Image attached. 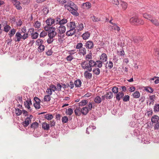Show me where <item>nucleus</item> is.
<instances>
[{
  "label": "nucleus",
  "instance_id": "1",
  "mask_svg": "<svg viewBox=\"0 0 159 159\" xmlns=\"http://www.w3.org/2000/svg\"><path fill=\"white\" fill-rule=\"evenodd\" d=\"M64 7L73 15L76 16H79V14L77 12L78 7L72 1H68L67 2V4H65Z\"/></svg>",
  "mask_w": 159,
  "mask_h": 159
},
{
  "label": "nucleus",
  "instance_id": "2",
  "mask_svg": "<svg viewBox=\"0 0 159 159\" xmlns=\"http://www.w3.org/2000/svg\"><path fill=\"white\" fill-rule=\"evenodd\" d=\"M56 29L55 27L51 28V29L48 33V37H54L57 34V33L56 32Z\"/></svg>",
  "mask_w": 159,
  "mask_h": 159
},
{
  "label": "nucleus",
  "instance_id": "3",
  "mask_svg": "<svg viewBox=\"0 0 159 159\" xmlns=\"http://www.w3.org/2000/svg\"><path fill=\"white\" fill-rule=\"evenodd\" d=\"M33 116L32 115H30L29 117H27L25 120V121L23 122V125L24 126H28L30 122H31V119L33 118Z\"/></svg>",
  "mask_w": 159,
  "mask_h": 159
},
{
  "label": "nucleus",
  "instance_id": "4",
  "mask_svg": "<svg viewBox=\"0 0 159 159\" xmlns=\"http://www.w3.org/2000/svg\"><path fill=\"white\" fill-rule=\"evenodd\" d=\"M30 31H32L31 37L33 39H36L39 36V34L36 32H34V30L33 28H30L29 29Z\"/></svg>",
  "mask_w": 159,
  "mask_h": 159
},
{
  "label": "nucleus",
  "instance_id": "5",
  "mask_svg": "<svg viewBox=\"0 0 159 159\" xmlns=\"http://www.w3.org/2000/svg\"><path fill=\"white\" fill-rule=\"evenodd\" d=\"M109 27H111V30L112 31L116 30L119 32L120 30V27L116 23L113 24L112 25H110Z\"/></svg>",
  "mask_w": 159,
  "mask_h": 159
},
{
  "label": "nucleus",
  "instance_id": "6",
  "mask_svg": "<svg viewBox=\"0 0 159 159\" xmlns=\"http://www.w3.org/2000/svg\"><path fill=\"white\" fill-rule=\"evenodd\" d=\"M93 43L91 41H88L85 43V47L87 49H92L93 47Z\"/></svg>",
  "mask_w": 159,
  "mask_h": 159
},
{
  "label": "nucleus",
  "instance_id": "7",
  "mask_svg": "<svg viewBox=\"0 0 159 159\" xmlns=\"http://www.w3.org/2000/svg\"><path fill=\"white\" fill-rule=\"evenodd\" d=\"M138 18L137 17H132L130 19V23L133 25H138Z\"/></svg>",
  "mask_w": 159,
  "mask_h": 159
},
{
  "label": "nucleus",
  "instance_id": "8",
  "mask_svg": "<svg viewBox=\"0 0 159 159\" xmlns=\"http://www.w3.org/2000/svg\"><path fill=\"white\" fill-rule=\"evenodd\" d=\"M100 60L103 63L107 61V56L106 54L102 53L100 57Z\"/></svg>",
  "mask_w": 159,
  "mask_h": 159
},
{
  "label": "nucleus",
  "instance_id": "9",
  "mask_svg": "<svg viewBox=\"0 0 159 159\" xmlns=\"http://www.w3.org/2000/svg\"><path fill=\"white\" fill-rule=\"evenodd\" d=\"M151 120L153 123H157L159 121V117L156 115H154L152 117Z\"/></svg>",
  "mask_w": 159,
  "mask_h": 159
},
{
  "label": "nucleus",
  "instance_id": "10",
  "mask_svg": "<svg viewBox=\"0 0 159 159\" xmlns=\"http://www.w3.org/2000/svg\"><path fill=\"white\" fill-rule=\"evenodd\" d=\"M46 22L47 25L50 26L53 25H54V19L51 18H48L46 20Z\"/></svg>",
  "mask_w": 159,
  "mask_h": 159
},
{
  "label": "nucleus",
  "instance_id": "11",
  "mask_svg": "<svg viewBox=\"0 0 159 159\" xmlns=\"http://www.w3.org/2000/svg\"><path fill=\"white\" fill-rule=\"evenodd\" d=\"M42 128L44 130H48L50 129L49 124L46 122H43L42 124Z\"/></svg>",
  "mask_w": 159,
  "mask_h": 159
},
{
  "label": "nucleus",
  "instance_id": "12",
  "mask_svg": "<svg viewBox=\"0 0 159 159\" xmlns=\"http://www.w3.org/2000/svg\"><path fill=\"white\" fill-rule=\"evenodd\" d=\"M124 96V93L123 91H121L118 93L116 96V98L117 100L119 101Z\"/></svg>",
  "mask_w": 159,
  "mask_h": 159
},
{
  "label": "nucleus",
  "instance_id": "13",
  "mask_svg": "<svg viewBox=\"0 0 159 159\" xmlns=\"http://www.w3.org/2000/svg\"><path fill=\"white\" fill-rule=\"evenodd\" d=\"M82 8L84 9H89L91 7V4L89 2H87L82 4Z\"/></svg>",
  "mask_w": 159,
  "mask_h": 159
},
{
  "label": "nucleus",
  "instance_id": "14",
  "mask_svg": "<svg viewBox=\"0 0 159 159\" xmlns=\"http://www.w3.org/2000/svg\"><path fill=\"white\" fill-rule=\"evenodd\" d=\"M142 39L139 37H134L133 41L135 43L137 44L140 42L142 41Z\"/></svg>",
  "mask_w": 159,
  "mask_h": 159
},
{
  "label": "nucleus",
  "instance_id": "15",
  "mask_svg": "<svg viewBox=\"0 0 159 159\" xmlns=\"http://www.w3.org/2000/svg\"><path fill=\"white\" fill-rule=\"evenodd\" d=\"M84 76L86 79H90L92 77V74L88 72V71H85L84 73Z\"/></svg>",
  "mask_w": 159,
  "mask_h": 159
},
{
  "label": "nucleus",
  "instance_id": "16",
  "mask_svg": "<svg viewBox=\"0 0 159 159\" xmlns=\"http://www.w3.org/2000/svg\"><path fill=\"white\" fill-rule=\"evenodd\" d=\"M90 35V33L88 32H86L82 35V37L84 40H86L89 38Z\"/></svg>",
  "mask_w": 159,
  "mask_h": 159
},
{
  "label": "nucleus",
  "instance_id": "17",
  "mask_svg": "<svg viewBox=\"0 0 159 159\" xmlns=\"http://www.w3.org/2000/svg\"><path fill=\"white\" fill-rule=\"evenodd\" d=\"M89 110L87 107H83L81 110V113L84 115H86L89 112Z\"/></svg>",
  "mask_w": 159,
  "mask_h": 159
},
{
  "label": "nucleus",
  "instance_id": "18",
  "mask_svg": "<svg viewBox=\"0 0 159 159\" xmlns=\"http://www.w3.org/2000/svg\"><path fill=\"white\" fill-rule=\"evenodd\" d=\"M75 32V30H73L70 29L66 33V34L68 36L73 35Z\"/></svg>",
  "mask_w": 159,
  "mask_h": 159
},
{
  "label": "nucleus",
  "instance_id": "19",
  "mask_svg": "<svg viewBox=\"0 0 159 159\" xmlns=\"http://www.w3.org/2000/svg\"><path fill=\"white\" fill-rule=\"evenodd\" d=\"M132 96L134 98H138L140 97V94L138 91H136L132 94Z\"/></svg>",
  "mask_w": 159,
  "mask_h": 159
},
{
  "label": "nucleus",
  "instance_id": "20",
  "mask_svg": "<svg viewBox=\"0 0 159 159\" xmlns=\"http://www.w3.org/2000/svg\"><path fill=\"white\" fill-rule=\"evenodd\" d=\"M151 22L156 26H159V21L156 19H151L150 20Z\"/></svg>",
  "mask_w": 159,
  "mask_h": 159
},
{
  "label": "nucleus",
  "instance_id": "21",
  "mask_svg": "<svg viewBox=\"0 0 159 159\" xmlns=\"http://www.w3.org/2000/svg\"><path fill=\"white\" fill-rule=\"evenodd\" d=\"M69 25L70 29L75 30V29L76 27V25L75 23L74 22H71L69 24H68L67 25Z\"/></svg>",
  "mask_w": 159,
  "mask_h": 159
},
{
  "label": "nucleus",
  "instance_id": "22",
  "mask_svg": "<svg viewBox=\"0 0 159 159\" xmlns=\"http://www.w3.org/2000/svg\"><path fill=\"white\" fill-rule=\"evenodd\" d=\"M88 63L87 62L85 61H83L81 63V66L84 69H86V67L88 66Z\"/></svg>",
  "mask_w": 159,
  "mask_h": 159
},
{
  "label": "nucleus",
  "instance_id": "23",
  "mask_svg": "<svg viewBox=\"0 0 159 159\" xmlns=\"http://www.w3.org/2000/svg\"><path fill=\"white\" fill-rule=\"evenodd\" d=\"M80 54L84 56L86 54V50L85 48L82 47L79 50Z\"/></svg>",
  "mask_w": 159,
  "mask_h": 159
},
{
  "label": "nucleus",
  "instance_id": "24",
  "mask_svg": "<svg viewBox=\"0 0 159 159\" xmlns=\"http://www.w3.org/2000/svg\"><path fill=\"white\" fill-rule=\"evenodd\" d=\"M106 98L107 99H111L113 97V93L111 92H108L106 93Z\"/></svg>",
  "mask_w": 159,
  "mask_h": 159
},
{
  "label": "nucleus",
  "instance_id": "25",
  "mask_svg": "<svg viewBox=\"0 0 159 159\" xmlns=\"http://www.w3.org/2000/svg\"><path fill=\"white\" fill-rule=\"evenodd\" d=\"M74 84L75 87H80L81 84V81L80 80L78 79L75 81Z\"/></svg>",
  "mask_w": 159,
  "mask_h": 159
},
{
  "label": "nucleus",
  "instance_id": "26",
  "mask_svg": "<svg viewBox=\"0 0 159 159\" xmlns=\"http://www.w3.org/2000/svg\"><path fill=\"white\" fill-rule=\"evenodd\" d=\"M15 36L17 38L16 40L17 42H19L21 39H22V35L20 32H17Z\"/></svg>",
  "mask_w": 159,
  "mask_h": 159
},
{
  "label": "nucleus",
  "instance_id": "27",
  "mask_svg": "<svg viewBox=\"0 0 159 159\" xmlns=\"http://www.w3.org/2000/svg\"><path fill=\"white\" fill-rule=\"evenodd\" d=\"M66 27L64 26H60L59 27V30L60 33H63L66 31Z\"/></svg>",
  "mask_w": 159,
  "mask_h": 159
},
{
  "label": "nucleus",
  "instance_id": "28",
  "mask_svg": "<svg viewBox=\"0 0 159 159\" xmlns=\"http://www.w3.org/2000/svg\"><path fill=\"white\" fill-rule=\"evenodd\" d=\"M32 104L31 101L26 100L25 102V105L26 107L29 109H30V105Z\"/></svg>",
  "mask_w": 159,
  "mask_h": 159
},
{
  "label": "nucleus",
  "instance_id": "29",
  "mask_svg": "<svg viewBox=\"0 0 159 159\" xmlns=\"http://www.w3.org/2000/svg\"><path fill=\"white\" fill-rule=\"evenodd\" d=\"M121 2V5L122 7L123 10H125L126 9L127 7V3L124 2L120 1Z\"/></svg>",
  "mask_w": 159,
  "mask_h": 159
},
{
  "label": "nucleus",
  "instance_id": "30",
  "mask_svg": "<svg viewBox=\"0 0 159 159\" xmlns=\"http://www.w3.org/2000/svg\"><path fill=\"white\" fill-rule=\"evenodd\" d=\"M53 117L52 114H47L45 115L44 118L48 120H51L52 119Z\"/></svg>",
  "mask_w": 159,
  "mask_h": 159
},
{
  "label": "nucleus",
  "instance_id": "31",
  "mask_svg": "<svg viewBox=\"0 0 159 159\" xmlns=\"http://www.w3.org/2000/svg\"><path fill=\"white\" fill-rule=\"evenodd\" d=\"M143 17L148 20H149L150 21V20H151L152 18V16L151 15L149 14L148 13H145L143 14Z\"/></svg>",
  "mask_w": 159,
  "mask_h": 159
},
{
  "label": "nucleus",
  "instance_id": "32",
  "mask_svg": "<svg viewBox=\"0 0 159 159\" xmlns=\"http://www.w3.org/2000/svg\"><path fill=\"white\" fill-rule=\"evenodd\" d=\"M154 111L155 112H158L159 111V104H156L154 106Z\"/></svg>",
  "mask_w": 159,
  "mask_h": 159
},
{
  "label": "nucleus",
  "instance_id": "33",
  "mask_svg": "<svg viewBox=\"0 0 159 159\" xmlns=\"http://www.w3.org/2000/svg\"><path fill=\"white\" fill-rule=\"evenodd\" d=\"M16 7V8L18 10H21L22 9V7L20 6V2L19 1L16 2V3L13 4Z\"/></svg>",
  "mask_w": 159,
  "mask_h": 159
},
{
  "label": "nucleus",
  "instance_id": "34",
  "mask_svg": "<svg viewBox=\"0 0 159 159\" xmlns=\"http://www.w3.org/2000/svg\"><path fill=\"white\" fill-rule=\"evenodd\" d=\"M51 100V97L49 95H45L44 98V102H48Z\"/></svg>",
  "mask_w": 159,
  "mask_h": 159
},
{
  "label": "nucleus",
  "instance_id": "35",
  "mask_svg": "<svg viewBox=\"0 0 159 159\" xmlns=\"http://www.w3.org/2000/svg\"><path fill=\"white\" fill-rule=\"evenodd\" d=\"M102 63H103L101 61H97L95 62V65L99 68H101L102 66Z\"/></svg>",
  "mask_w": 159,
  "mask_h": 159
},
{
  "label": "nucleus",
  "instance_id": "36",
  "mask_svg": "<svg viewBox=\"0 0 159 159\" xmlns=\"http://www.w3.org/2000/svg\"><path fill=\"white\" fill-rule=\"evenodd\" d=\"M94 101L96 103H99L101 102L102 99L99 96H97L95 98Z\"/></svg>",
  "mask_w": 159,
  "mask_h": 159
},
{
  "label": "nucleus",
  "instance_id": "37",
  "mask_svg": "<svg viewBox=\"0 0 159 159\" xmlns=\"http://www.w3.org/2000/svg\"><path fill=\"white\" fill-rule=\"evenodd\" d=\"M11 29V26L9 25H7L3 28V31L7 33Z\"/></svg>",
  "mask_w": 159,
  "mask_h": 159
},
{
  "label": "nucleus",
  "instance_id": "38",
  "mask_svg": "<svg viewBox=\"0 0 159 159\" xmlns=\"http://www.w3.org/2000/svg\"><path fill=\"white\" fill-rule=\"evenodd\" d=\"M84 25L83 24L81 23L79 24L77 26L76 28L78 31H81L84 29Z\"/></svg>",
  "mask_w": 159,
  "mask_h": 159
},
{
  "label": "nucleus",
  "instance_id": "39",
  "mask_svg": "<svg viewBox=\"0 0 159 159\" xmlns=\"http://www.w3.org/2000/svg\"><path fill=\"white\" fill-rule=\"evenodd\" d=\"M60 18L57 17L55 19H54V25H55L59 24L60 25Z\"/></svg>",
  "mask_w": 159,
  "mask_h": 159
},
{
  "label": "nucleus",
  "instance_id": "40",
  "mask_svg": "<svg viewBox=\"0 0 159 159\" xmlns=\"http://www.w3.org/2000/svg\"><path fill=\"white\" fill-rule=\"evenodd\" d=\"M39 127V124L37 122H35L32 123L31 125V128L33 129H36Z\"/></svg>",
  "mask_w": 159,
  "mask_h": 159
},
{
  "label": "nucleus",
  "instance_id": "41",
  "mask_svg": "<svg viewBox=\"0 0 159 159\" xmlns=\"http://www.w3.org/2000/svg\"><path fill=\"white\" fill-rule=\"evenodd\" d=\"M144 89L145 91L149 93H152L153 91V89L151 87H145Z\"/></svg>",
  "mask_w": 159,
  "mask_h": 159
},
{
  "label": "nucleus",
  "instance_id": "42",
  "mask_svg": "<svg viewBox=\"0 0 159 159\" xmlns=\"http://www.w3.org/2000/svg\"><path fill=\"white\" fill-rule=\"evenodd\" d=\"M45 49V46L44 45H39L38 48V50L39 52H43Z\"/></svg>",
  "mask_w": 159,
  "mask_h": 159
},
{
  "label": "nucleus",
  "instance_id": "43",
  "mask_svg": "<svg viewBox=\"0 0 159 159\" xmlns=\"http://www.w3.org/2000/svg\"><path fill=\"white\" fill-rule=\"evenodd\" d=\"M93 71V73L97 75H98L100 73V70L98 68H94Z\"/></svg>",
  "mask_w": 159,
  "mask_h": 159
},
{
  "label": "nucleus",
  "instance_id": "44",
  "mask_svg": "<svg viewBox=\"0 0 159 159\" xmlns=\"http://www.w3.org/2000/svg\"><path fill=\"white\" fill-rule=\"evenodd\" d=\"M16 32V30L14 29H13L11 30L9 32V35L10 37H12L15 34Z\"/></svg>",
  "mask_w": 159,
  "mask_h": 159
},
{
  "label": "nucleus",
  "instance_id": "45",
  "mask_svg": "<svg viewBox=\"0 0 159 159\" xmlns=\"http://www.w3.org/2000/svg\"><path fill=\"white\" fill-rule=\"evenodd\" d=\"M88 103V101L86 100H83L79 103L80 106H82L86 105Z\"/></svg>",
  "mask_w": 159,
  "mask_h": 159
},
{
  "label": "nucleus",
  "instance_id": "46",
  "mask_svg": "<svg viewBox=\"0 0 159 159\" xmlns=\"http://www.w3.org/2000/svg\"><path fill=\"white\" fill-rule=\"evenodd\" d=\"M43 40L39 39L36 41V44L38 46L42 45L43 43Z\"/></svg>",
  "mask_w": 159,
  "mask_h": 159
},
{
  "label": "nucleus",
  "instance_id": "47",
  "mask_svg": "<svg viewBox=\"0 0 159 159\" xmlns=\"http://www.w3.org/2000/svg\"><path fill=\"white\" fill-rule=\"evenodd\" d=\"M155 79H156L154 81L155 83L156 84L159 83V78L157 79V77H156L150 79V80L151 82H152V81L154 80Z\"/></svg>",
  "mask_w": 159,
  "mask_h": 159
},
{
  "label": "nucleus",
  "instance_id": "48",
  "mask_svg": "<svg viewBox=\"0 0 159 159\" xmlns=\"http://www.w3.org/2000/svg\"><path fill=\"white\" fill-rule=\"evenodd\" d=\"M41 24L40 22L37 21L34 24V26L36 28H38L41 26Z\"/></svg>",
  "mask_w": 159,
  "mask_h": 159
},
{
  "label": "nucleus",
  "instance_id": "49",
  "mask_svg": "<svg viewBox=\"0 0 159 159\" xmlns=\"http://www.w3.org/2000/svg\"><path fill=\"white\" fill-rule=\"evenodd\" d=\"M88 64L92 67H93L95 65V62L93 60H90L89 61Z\"/></svg>",
  "mask_w": 159,
  "mask_h": 159
},
{
  "label": "nucleus",
  "instance_id": "50",
  "mask_svg": "<svg viewBox=\"0 0 159 159\" xmlns=\"http://www.w3.org/2000/svg\"><path fill=\"white\" fill-rule=\"evenodd\" d=\"M15 112V113L17 116L20 115L22 113L21 110L19 108L16 109Z\"/></svg>",
  "mask_w": 159,
  "mask_h": 159
},
{
  "label": "nucleus",
  "instance_id": "51",
  "mask_svg": "<svg viewBox=\"0 0 159 159\" xmlns=\"http://www.w3.org/2000/svg\"><path fill=\"white\" fill-rule=\"evenodd\" d=\"M62 121L63 123H66L68 120V117L66 116H64L62 118Z\"/></svg>",
  "mask_w": 159,
  "mask_h": 159
},
{
  "label": "nucleus",
  "instance_id": "52",
  "mask_svg": "<svg viewBox=\"0 0 159 159\" xmlns=\"http://www.w3.org/2000/svg\"><path fill=\"white\" fill-rule=\"evenodd\" d=\"M85 59L89 61V59H92V53L90 52L89 54L85 56Z\"/></svg>",
  "mask_w": 159,
  "mask_h": 159
},
{
  "label": "nucleus",
  "instance_id": "53",
  "mask_svg": "<svg viewBox=\"0 0 159 159\" xmlns=\"http://www.w3.org/2000/svg\"><path fill=\"white\" fill-rule=\"evenodd\" d=\"M47 34V32L44 31H42L40 34L39 36L40 37H44L46 36Z\"/></svg>",
  "mask_w": 159,
  "mask_h": 159
},
{
  "label": "nucleus",
  "instance_id": "54",
  "mask_svg": "<svg viewBox=\"0 0 159 159\" xmlns=\"http://www.w3.org/2000/svg\"><path fill=\"white\" fill-rule=\"evenodd\" d=\"M74 57L73 56L71 55H69V56H67L66 57V60L68 61H71L73 59Z\"/></svg>",
  "mask_w": 159,
  "mask_h": 159
},
{
  "label": "nucleus",
  "instance_id": "55",
  "mask_svg": "<svg viewBox=\"0 0 159 159\" xmlns=\"http://www.w3.org/2000/svg\"><path fill=\"white\" fill-rule=\"evenodd\" d=\"M83 44L82 43H78L76 46V48L77 49H80L82 48L83 47Z\"/></svg>",
  "mask_w": 159,
  "mask_h": 159
},
{
  "label": "nucleus",
  "instance_id": "56",
  "mask_svg": "<svg viewBox=\"0 0 159 159\" xmlns=\"http://www.w3.org/2000/svg\"><path fill=\"white\" fill-rule=\"evenodd\" d=\"M67 22V20L66 19H63L61 20H60V25L61 26L62 25H64Z\"/></svg>",
  "mask_w": 159,
  "mask_h": 159
},
{
  "label": "nucleus",
  "instance_id": "57",
  "mask_svg": "<svg viewBox=\"0 0 159 159\" xmlns=\"http://www.w3.org/2000/svg\"><path fill=\"white\" fill-rule=\"evenodd\" d=\"M49 88L52 91L54 92L57 90V87L53 84H51L49 87Z\"/></svg>",
  "mask_w": 159,
  "mask_h": 159
},
{
  "label": "nucleus",
  "instance_id": "58",
  "mask_svg": "<svg viewBox=\"0 0 159 159\" xmlns=\"http://www.w3.org/2000/svg\"><path fill=\"white\" fill-rule=\"evenodd\" d=\"M91 17L92 18V20L94 22H97L100 20V18H98V17H96L93 15V16H91Z\"/></svg>",
  "mask_w": 159,
  "mask_h": 159
},
{
  "label": "nucleus",
  "instance_id": "59",
  "mask_svg": "<svg viewBox=\"0 0 159 159\" xmlns=\"http://www.w3.org/2000/svg\"><path fill=\"white\" fill-rule=\"evenodd\" d=\"M112 90L114 93H116L118 92V88L116 87H114L112 88Z\"/></svg>",
  "mask_w": 159,
  "mask_h": 159
},
{
  "label": "nucleus",
  "instance_id": "60",
  "mask_svg": "<svg viewBox=\"0 0 159 159\" xmlns=\"http://www.w3.org/2000/svg\"><path fill=\"white\" fill-rule=\"evenodd\" d=\"M49 38L47 40V42L48 43L50 44L52 43L53 41V38L49 37Z\"/></svg>",
  "mask_w": 159,
  "mask_h": 159
},
{
  "label": "nucleus",
  "instance_id": "61",
  "mask_svg": "<svg viewBox=\"0 0 159 159\" xmlns=\"http://www.w3.org/2000/svg\"><path fill=\"white\" fill-rule=\"evenodd\" d=\"M129 96L128 95H125L123 98V101L124 102H127L129 101Z\"/></svg>",
  "mask_w": 159,
  "mask_h": 159
},
{
  "label": "nucleus",
  "instance_id": "62",
  "mask_svg": "<svg viewBox=\"0 0 159 159\" xmlns=\"http://www.w3.org/2000/svg\"><path fill=\"white\" fill-rule=\"evenodd\" d=\"M50 26H45L44 27V30H45V31H47L48 33L49 32V31L51 29V28H52L53 27H51Z\"/></svg>",
  "mask_w": 159,
  "mask_h": 159
},
{
  "label": "nucleus",
  "instance_id": "63",
  "mask_svg": "<svg viewBox=\"0 0 159 159\" xmlns=\"http://www.w3.org/2000/svg\"><path fill=\"white\" fill-rule=\"evenodd\" d=\"M73 111L72 109L70 108H68V111L66 112L67 115H71L73 113Z\"/></svg>",
  "mask_w": 159,
  "mask_h": 159
},
{
  "label": "nucleus",
  "instance_id": "64",
  "mask_svg": "<svg viewBox=\"0 0 159 159\" xmlns=\"http://www.w3.org/2000/svg\"><path fill=\"white\" fill-rule=\"evenodd\" d=\"M110 1L111 2L114 4L118 5L119 4L118 0H110Z\"/></svg>",
  "mask_w": 159,
  "mask_h": 159
}]
</instances>
